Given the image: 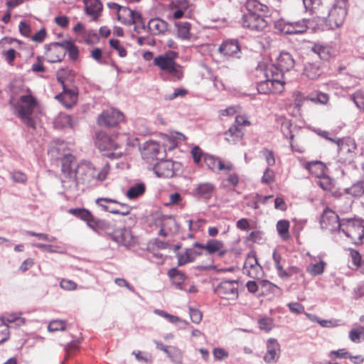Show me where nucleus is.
I'll use <instances>...</instances> for the list:
<instances>
[{
    "label": "nucleus",
    "mask_w": 364,
    "mask_h": 364,
    "mask_svg": "<svg viewBox=\"0 0 364 364\" xmlns=\"http://www.w3.org/2000/svg\"><path fill=\"white\" fill-rule=\"evenodd\" d=\"M69 213L85 221L90 226L91 213L89 210L84 208L70 209Z\"/></svg>",
    "instance_id": "49530a36"
},
{
    "label": "nucleus",
    "mask_w": 364,
    "mask_h": 364,
    "mask_svg": "<svg viewBox=\"0 0 364 364\" xmlns=\"http://www.w3.org/2000/svg\"><path fill=\"white\" fill-rule=\"evenodd\" d=\"M78 171L61 172L60 180L64 188L69 189L76 187L80 182V178L77 176Z\"/></svg>",
    "instance_id": "cd10ccee"
},
{
    "label": "nucleus",
    "mask_w": 364,
    "mask_h": 364,
    "mask_svg": "<svg viewBox=\"0 0 364 364\" xmlns=\"http://www.w3.org/2000/svg\"><path fill=\"white\" fill-rule=\"evenodd\" d=\"M2 323H16L17 326H22L25 324V318H22L20 314L17 313H6L1 317Z\"/></svg>",
    "instance_id": "e433bc0d"
},
{
    "label": "nucleus",
    "mask_w": 364,
    "mask_h": 364,
    "mask_svg": "<svg viewBox=\"0 0 364 364\" xmlns=\"http://www.w3.org/2000/svg\"><path fill=\"white\" fill-rule=\"evenodd\" d=\"M119 205V208H114L111 210V213L114 215H127L130 213L132 208L127 204L122 203H116Z\"/></svg>",
    "instance_id": "4d7b16f0"
},
{
    "label": "nucleus",
    "mask_w": 364,
    "mask_h": 364,
    "mask_svg": "<svg viewBox=\"0 0 364 364\" xmlns=\"http://www.w3.org/2000/svg\"><path fill=\"white\" fill-rule=\"evenodd\" d=\"M267 353L264 356L265 362L272 363L277 361L279 358V344L277 340L270 338L267 341Z\"/></svg>",
    "instance_id": "4be33fe9"
},
{
    "label": "nucleus",
    "mask_w": 364,
    "mask_h": 364,
    "mask_svg": "<svg viewBox=\"0 0 364 364\" xmlns=\"http://www.w3.org/2000/svg\"><path fill=\"white\" fill-rule=\"evenodd\" d=\"M233 125H236L237 127H242L244 129L245 127H250L251 125V122L248 119L246 114H238L235 118Z\"/></svg>",
    "instance_id": "052dcab7"
},
{
    "label": "nucleus",
    "mask_w": 364,
    "mask_h": 364,
    "mask_svg": "<svg viewBox=\"0 0 364 364\" xmlns=\"http://www.w3.org/2000/svg\"><path fill=\"white\" fill-rule=\"evenodd\" d=\"M65 51L63 44L54 43L48 47L45 53L46 60L52 63L60 62L65 57Z\"/></svg>",
    "instance_id": "a211bd4d"
},
{
    "label": "nucleus",
    "mask_w": 364,
    "mask_h": 364,
    "mask_svg": "<svg viewBox=\"0 0 364 364\" xmlns=\"http://www.w3.org/2000/svg\"><path fill=\"white\" fill-rule=\"evenodd\" d=\"M347 193L355 197H360L364 194V179L352 185L347 189Z\"/></svg>",
    "instance_id": "09e8293b"
},
{
    "label": "nucleus",
    "mask_w": 364,
    "mask_h": 364,
    "mask_svg": "<svg viewBox=\"0 0 364 364\" xmlns=\"http://www.w3.org/2000/svg\"><path fill=\"white\" fill-rule=\"evenodd\" d=\"M117 203V201L107 198H98L96 200L97 205L102 207L104 210L109 213H111L112 210H114V208H111L110 206L108 205V203Z\"/></svg>",
    "instance_id": "680f3d73"
},
{
    "label": "nucleus",
    "mask_w": 364,
    "mask_h": 364,
    "mask_svg": "<svg viewBox=\"0 0 364 364\" xmlns=\"http://www.w3.org/2000/svg\"><path fill=\"white\" fill-rule=\"evenodd\" d=\"M318 185L325 191L331 193L333 196H341L339 190L336 188L333 179L324 174L318 178Z\"/></svg>",
    "instance_id": "b1692460"
},
{
    "label": "nucleus",
    "mask_w": 364,
    "mask_h": 364,
    "mask_svg": "<svg viewBox=\"0 0 364 364\" xmlns=\"http://www.w3.org/2000/svg\"><path fill=\"white\" fill-rule=\"evenodd\" d=\"M304 74L308 78L314 80L319 77L321 72L318 65L314 63H309L305 65Z\"/></svg>",
    "instance_id": "37998d69"
},
{
    "label": "nucleus",
    "mask_w": 364,
    "mask_h": 364,
    "mask_svg": "<svg viewBox=\"0 0 364 364\" xmlns=\"http://www.w3.org/2000/svg\"><path fill=\"white\" fill-rule=\"evenodd\" d=\"M205 250L210 255L217 252L220 257L223 256L227 252L223 242L215 239L208 240L205 245Z\"/></svg>",
    "instance_id": "c85d7f7f"
},
{
    "label": "nucleus",
    "mask_w": 364,
    "mask_h": 364,
    "mask_svg": "<svg viewBox=\"0 0 364 364\" xmlns=\"http://www.w3.org/2000/svg\"><path fill=\"white\" fill-rule=\"evenodd\" d=\"M189 314L192 322L198 324L201 321L203 318V314L200 310L197 309L190 308Z\"/></svg>",
    "instance_id": "338daca9"
},
{
    "label": "nucleus",
    "mask_w": 364,
    "mask_h": 364,
    "mask_svg": "<svg viewBox=\"0 0 364 364\" xmlns=\"http://www.w3.org/2000/svg\"><path fill=\"white\" fill-rule=\"evenodd\" d=\"M303 167L318 178L326 174L327 169L326 164L321 161H306Z\"/></svg>",
    "instance_id": "393cba45"
},
{
    "label": "nucleus",
    "mask_w": 364,
    "mask_h": 364,
    "mask_svg": "<svg viewBox=\"0 0 364 364\" xmlns=\"http://www.w3.org/2000/svg\"><path fill=\"white\" fill-rule=\"evenodd\" d=\"M146 191V186L143 183H139L132 186L127 192L126 196L129 199H134L142 196Z\"/></svg>",
    "instance_id": "79ce46f5"
},
{
    "label": "nucleus",
    "mask_w": 364,
    "mask_h": 364,
    "mask_svg": "<svg viewBox=\"0 0 364 364\" xmlns=\"http://www.w3.org/2000/svg\"><path fill=\"white\" fill-rule=\"evenodd\" d=\"M282 70L289 71L294 67V60L292 55L287 52H282L277 57L275 63Z\"/></svg>",
    "instance_id": "bb28decb"
},
{
    "label": "nucleus",
    "mask_w": 364,
    "mask_h": 364,
    "mask_svg": "<svg viewBox=\"0 0 364 364\" xmlns=\"http://www.w3.org/2000/svg\"><path fill=\"white\" fill-rule=\"evenodd\" d=\"M272 259L275 264L279 277H284L288 275L285 273V269L283 268L281 262L282 259V255L277 251L274 250L272 254Z\"/></svg>",
    "instance_id": "3c124183"
},
{
    "label": "nucleus",
    "mask_w": 364,
    "mask_h": 364,
    "mask_svg": "<svg viewBox=\"0 0 364 364\" xmlns=\"http://www.w3.org/2000/svg\"><path fill=\"white\" fill-rule=\"evenodd\" d=\"M161 146L159 143L149 141L144 144L141 151L142 157L147 161L156 159L159 154Z\"/></svg>",
    "instance_id": "5701e85b"
},
{
    "label": "nucleus",
    "mask_w": 364,
    "mask_h": 364,
    "mask_svg": "<svg viewBox=\"0 0 364 364\" xmlns=\"http://www.w3.org/2000/svg\"><path fill=\"white\" fill-rule=\"evenodd\" d=\"M58 80L62 85L63 91L60 94L57 95L55 98L65 107L71 108L77 103V90L75 87L68 88V85L61 77H58Z\"/></svg>",
    "instance_id": "9d476101"
},
{
    "label": "nucleus",
    "mask_w": 364,
    "mask_h": 364,
    "mask_svg": "<svg viewBox=\"0 0 364 364\" xmlns=\"http://www.w3.org/2000/svg\"><path fill=\"white\" fill-rule=\"evenodd\" d=\"M219 53L226 57L240 58L241 53L240 43L235 39H228L224 41L218 48Z\"/></svg>",
    "instance_id": "4468645a"
},
{
    "label": "nucleus",
    "mask_w": 364,
    "mask_h": 364,
    "mask_svg": "<svg viewBox=\"0 0 364 364\" xmlns=\"http://www.w3.org/2000/svg\"><path fill=\"white\" fill-rule=\"evenodd\" d=\"M311 50L316 54L321 60L325 61L329 60L335 55L334 48L328 44L315 43Z\"/></svg>",
    "instance_id": "412c9836"
},
{
    "label": "nucleus",
    "mask_w": 364,
    "mask_h": 364,
    "mask_svg": "<svg viewBox=\"0 0 364 364\" xmlns=\"http://www.w3.org/2000/svg\"><path fill=\"white\" fill-rule=\"evenodd\" d=\"M340 230L355 242L364 238V225L357 220L343 219Z\"/></svg>",
    "instance_id": "0eeeda50"
},
{
    "label": "nucleus",
    "mask_w": 364,
    "mask_h": 364,
    "mask_svg": "<svg viewBox=\"0 0 364 364\" xmlns=\"http://www.w3.org/2000/svg\"><path fill=\"white\" fill-rule=\"evenodd\" d=\"M205 165L212 171H217L218 165L220 164V159L211 155L203 156Z\"/></svg>",
    "instance_id": "5fc2aeb1"
},
{
    "label": "nucleus",
    "mask_w": 364,
    "mask_h": 364,
    "mask_svg": "<svg viewBox=\"0 0 364 364\" xmlns=\"http://www.w3.org/2000/svg\"><path fill=\"white\" fill-rule=\"evenodd\" d=\"M78 350V346L75 342L68 344L65 347V359L73 356Z\"/></svg>",
    "instance_id": "774afa93"
},
{
    "label": "nucleus",
    "mask_w": 364,
    "mask_h": 364,
    "mask_svg": "<svg viewBox=\"0 0 364 364\" xmlns=\"http://www.w3.org/2000/svg\"><path fill=\"white\" fill-rule=\"evenodd\" d=\"M3 55L5 58V60L7 62V63L13 66L14 63V60L16 57V52L14 48H10L8 50L3 52Z\"/></svg>",
    "instance_id": "0e129e2a"
},
{
    "label": "nucleus",
    "mask_w": 364,
    "mask_h": 364,
    "mask_svg": "<svg viewBox=\"0 0 364 364\" xmlns=\"http://www.w3.org/2000/svg\"><path fill=\"white\" fill-rule=\"evenodd\" d=\"M215 190V186L211 183H199L196 189L195 193L197 196L203 198H210Z\"/></svg>",
    "instance_id": "473e14b6"
},
{
    "label": "nucleus",
    "mask_w": 364,
    "mask_h": 364,
    "mask_svg": "<svg viewBox=\"0 0 364 364\" xmlns=\"http://www.w3.org/2000/svg\"><path fill=\"white\" fill-rule=\"evenodd\" d=\"M245 132V131L243 128L232 124L224 132V139L230 144H236L243 139Z\"/></svg>",
    "instance_id": "aec40b11"
},
{
    "label": "nucleus",
    "mask_w": 364,
    "mask_h": 364,
    "mask_svg": "<svg viewBox=\"0 0 364 364\" xmlns=\"http://www.w3.org/2000/svg\"><path fill=\"white\" fill-rule=\"evenodd\" d=\"M241 26L251 32L261 33L268 26L269 7L258 0H246L241 8Z\"/></svg>",
    "instance_id": "f257e3e1"
},
{
    "label": "nucleus",
    "mask_w": 364,
    "mask_h": 364,
    "mask_svg": "<svg viewBox=\"0 0 364 364\" xmlns=\"http://www.w3.org/2000/svg\"><path fill=\"white\" fill-rule=\"evenodd\" d=\"M255 72L257 73H264V77L267 79L284 81V71L282 70L276 63L269 64L267 65L264 63H259L256 68Z\"/></svg>",
    "instance_id": "ddd939ff"
},
{
    "label": "nucleus",
    "mask_w": 364,
    "mask_h": 364,
    "mask_svg": "<svg viewBox=\"0 0 364 364\" xmlns=\"http://www.w3.org/2000/svg\"><path fill=\"white\" fill-rule=\"evenodd\" d=\"M276 28L285 34L295 35L305 33L308 26L304 20L296 22H287L279 20L276 23Z\"/></svg>",
    "instance_id": "f8f14e48"
},
{
    "label": "nucleus",
    "mask_w": 364,
    "mask_h": 364,
    "mask_svg": "<svg viewBox=\"0 0 364 364\" xmlns=\"http://www.w3.org/2000/svg\"><path fill=\"white\" fill-rule=\"evenodd\" d=\"M9 104L14 109L15 114L23 124L28 127L36 129V122L32 115L39 103L29 90L27 94L21 95L17 101L11 97Z\"/></svg>",
    "instance_id": "f03ea898"
},
{
    "label": "nucleus",
    "mask_w": 364,
    "mask_h": 364,
    "mask_svg": "<svg viewBox=\"0 0 364 364\" xmlns=\"http://www.w3.org/2000/svg\"><path fill=\"white\" fill-rule=\"evenodd\" d=\"M178 37L182 40H189L191 38V24L189 22H179L176 24Z\"/></svg>",
    "instance_id": "ea45409f"
},
{
    "label": "nucleus",
    "mask_w": 364,
    "mask_h": 364,
    "mask_svg": "<svg viewBox=\"0 0 364 364\" xmlns=\"http://www.w3.org/2000/svg\"><path fill=\"white\" fill-rule=\"evenodd\" d=\"M243 271L252 278H259L262 274V267L255 256H249L245 262Z\"/></svg>",
    "instance_id": "f3484780"
},
{
    "label": "nucleus",
    "mask_w": 364,
    "mask_h": 364,
    "mask_svg": "<svg viewBox=\"0 0 364 364\" xmlns=\"http://www.w3.org/2000/svg\"><path fill=\"white\" fill-rule=\"evenodd\" d=\"M103 5L99 0H92V20H97L101 15Z\"/></svg>",
    "instance_id": "e2e57ef3"
},
{
    "label": "nucleus",
    "mask_w": 364,
    "mask_h": 364,
    "mask_svg": "<svg viewBox=\"0 0 364 364\" xmlns=\"http://www.w3.org/2000/svg\"><path fill=\"white\" fill-rule=\"evenodd\" d=\"M320 224L323 229L333 232L340 230L343 224V220H340L338 215L328 208L323 210L321 217Z\"/></svg>",
    "instance_id": "9b49d317"
},
{
    "label": "nucleus",
    "mask_w": 364,
    "mask_h": 364,
    "mask_svg": "<svg viewBox=\"0 0 364 364\" xmlns=\"http://www.w3.org/2000/svg\"><path fill=\"white\" fill-rule=\"evenodd\" d=\"M126 117L120 110L109 107L103 110L97 118L99 126L105 128L116 127L119 124L125 122Z\"/></svg>",
    "instance_id": "423d86ee"
},
{
    "label": "nucleus",
    "mask_w": 364,
    "mask_h": 364,
    "mask_svg": "<svg viewBox=\"0 0 364 364\" xmlns=\"http://www.w3.org/2000/svg\"><path fill=\"white\" fill-rule=\"evenodd\" d=\"M290 146L293 151L298 153H304L306 149L305 139L301 135H296L291 134L289 136Z\"/></svg>",
    "instance_id": "2f4dec72"
},
{
    "label": "nucleus",
    "mask_w": 364,
    "mask_h": 364,
    "mask_svg": "<svg viewBox=\"0 0 364 364\" xmlns=\"http://www.w3.org/2000/svg\"><path fill=\"white\" fill-rule=\"evenodd\" d=\"M117 15V20L122 23L124 25H130V22L132 21V15H133V10L127 7L122 6L121 9H119Z\"/></svg>",
    "instance_id": "58836bf2"
},
{
    "label": "nucleus",
    "mask_w": 364,
    "mask_h": 364,
    "mask_svg": "<svg viewBox=\"0 0 364 364\" xmlns=\"http://www.w3.org/2000/svg\"><path fill=\"white\" fill-rule=\"evenodd\" d=\"M109 224L104 220L95 219L92 217V230L95 231L102 233L109 230Z\"/></svg>",
    "instance_id": "8fccbe9b"
},
{
    "label": "nucleus",
    "mask_w": 364,
    "mask_h": 364,
    "mask_svg": "<svg viewBox=\"0 0 364 364\" xmlns=\"http://www.w3.org/2000/svg\"><path fill=\"white\" fill-rule=\"evenodd\" d=\"M73 31L77 35V37L78 38L83 40L87 44L90 43V38L87 36V32L85 31V26L82 23H77L73 28Z\"/></svg>",
    "instance_id": "864d4df0"
},
{
    "label": "nucleus",
    "mask_w": 364,
    "mask_h": 364,
    "mask_svg": "<svg viewBox=\"0 0 364 364\" xmlns=\"http://www.w3.org/2000/svg\"><path fill=\"white\" fill-rule=\"evenodd\" d=\"M201 253L192 249H186L183 253L177 255L178 265L183 266L189 262H193Z\"/></svg>",
    "instance_id": "7c9ffc66"
},
{
    "label": "nucleus",
    "mask_w": 364,
    "mask_h": 364,
    "mask_svg": "<svg viewBox=\"0 0 364 364\" xmlns=\"http://www.w3.org/2000/svg\"><path fill=\"white\" fill-rule=\"evenodd\" d=\"M348 336L352 342L356 343H360L364 340V326L355 324L353 328L349 331Z\"/></svg>",
    "instance_id": "f704fd0d"
},
{
    "label": "nucleus",
    "mask_w": 364,
    "mask_h": 364,
    "mask_svg": "<svg viewBox=\"0 0 364 364\" xmlns=\"http://www.w3.org/2000/svg\"><path fill=\"white\" fill-rule=\"evenodd\" d=\"M178 57L177 52L169 50L154 58V65L173 82L181 80L184 76L183 67L176 62Z\"/></svg>",
    "instance_id": "20e7f679"
},
{
    "label": "nucleus",
    "mask_w": 364,
    "mask_h": 364,
    "mask_svg": "<svg viewBox=\"0 0 364 364\" xmlns=\"http://www.w3.org/2000/svg\"><path fill=\"white\" fill-rule=\"evenodd\" d=\"M190 3L188 0H171L168 6V11L173 18H181L188 10Z\"/></svg>",
    "instance_id": "2eb2a0df"
},
{
    "label": "nucleus",
    "mask_w": 364,
    "mask_h": 364,
    "mask_svg": "<svg viewBox=\"0 0 364 364\" xmlns=\"http://www.w3.org/2000/svg\"><path fill=\"white\" fill-rule=\"evenodd\" d=\"M216 294L222 299L235 301L238 297V284L236 281H222L215 288Z\"/></svg>",
    "instance_id": "1a4fd4ad"
},
{
    "label": "nucleus",
    "mask_w": 364,
    "mask_h": 364,
    "mask_svg": "<svg viewBox=\"0 0 364 364\" xmlns=\"http://www.w3.org/2000/svg\"><path fill=\"white\" fill-rule=\"evenodd\" d=\"M75 161V157L71 154L65 155L61 159V172L68 171H78V170H74L73 165Z\"/></svg>",
    "instance_id": "a18cd8bd"
},
{
    "label": "nucleus",
    "mask_w": 364,
    "mask_h": 364,
    "mask_svg": "<svg viewBox=\"0 0 364 364\" xmlns=\"http://www.w3.org/2000/svg\"><path fill=\"white\" fill-rule=\"evenodd\" d=\"M350 97L356 107L360 110L364 111V91L358 90Z\"/></svg>",
    "instance_id": "603ef678"
},
{
    "label": "nucleus",
    "mask_w": 364,
    "mask_h": 364,
    "mask_svg": "<svg viewBox=\"0 0 364 364\" xmlns=\"http://www.w3.org/2000/svg\"><path fill=\"white\" fill-rule=\"evenodd\" d=\"M65 50H67L69 55L73 60H75L78 56V49L71 41L63 42Z\"/></svg>",
    "instance_id": "bf43d9fd"
},
{
    "label": "nucleus",
    "mask_w": 364,
    "mask_h": 364,
    "mask_svg": "<svg viewBox=\"0 0 364 364\" xmlns=\"http://www.w3.org/2000/svg\"><path fill=\"white\" fill-rule=\"evenodd\" d=\"M276 228L279 235L282 240H287L290 238V235L289 232L290 228V223L289 220H279L277 223Z\"/></svg>",
    "instance_id": "4c0bfd02"
},
{
    "label": "nucleus",
    "mask_w": 364,
    "mask_h": 364,
    "mask_svg": "<svg viewBox=\"0 0 364 364\" xmlns=\"http://www.w3.org/2000/svg\"><path fill=\"white\" fill-rule=\"evenodd\" d=\"M168 276L177 289H183V284L186 277L182 272L176 268H172L168 272Z\"/></svg>",
    "instance_id": "c756f323"
},
{
    "label": "nucleus",
    "mask_w": 364,
    "mask_h": 364,
    "mask_svg": "<svg viewBox=\"0 0 364 364\" xmlns=\"http://www.w3.org/2000/svg\"><path fill=\"white\" fill-rule=\"evenodd\" d=\"M306 99L315 103L326 105L328 102L329 97L326 93L318 92L316 97L309 95L306 97Z\"/></svg>",
    "instance_id": "13d9d810"
},
{
    "label": "nucleus",
    "mask_w": 364,
    "mask_h": 364,
    "mask_svg": "<svg viewBox=\"0 0 364 364\" xmlns=\"http://www.w3.org/2000/svg\"><path fill=\"white\" fill-rule=\"evenodd\" d=\"M128 140L129 137L126 134H117L112 138L101 131L96 134L95 145L104 156L118 159L123 154L120 149L128 144Z\"/></svg>",
    "instance_id": "7ed1b4c3"
},
{
    "label": "nucleus",
    "mask_w": 364,
    "mask_h": 364,
    "mask_svg": "<svg viewBox=\"0 0 364 364\" xmlns=\"http://www.w3.org/2000/svg\"><path fill=\"white\" fill-rule=\"evenodd\" d=\"M147 26L149 31L153 35L164 34L168 29L167 22L159 18L149 20Z\"/></svg>",
    "instance_id": "a878e982"
},
{
    "label": "nucleus",
    "mask_w": 364,
    "mask_h": 364,
    "mask_svg": "<svg viewBox=\"0 0 364 364\" xmlns=\"http://www.w3.org/2000/svg\"><path fill=\"white\" fill-rule=\"evenodd\" d=\"M346 14V0H336L329 11L328 16L326 18V24L331 29L338 28L343 23Z\"/></svg>",
    "instance_id": "39448f33"
},
{
    "label": "nucleus",
    "mask_w": 364,
    "mask_h": 364,
    "mask_svg": "<svg viewBox=\"0 0 364 364\" xmlns=\"http://www.w3.org/2000/svg\"><path fill=\"white\" fill-rule=\"evenodd\" d=\"M326 264L323 260L319 261L315 264H310L306 269V271L311 276H318L324 272Z\"/></svg>",
    "instance_id": "c03bdc74"
},
{
    "label": "nucleus",
    "mask_w": 364,
    "mask_h": 364,
    "mask_svg": "<svg viewBox=\"0 0 364 364\" xmlns=\"http://www.w3.org/2000/svg\"><path fill=\"white\" fill-rule=\"evenodd\" d=\"M69 324L66 320L54 319L52 320L48 326V331L49 332L63 331L66 330Z\"/></svg>",
    "instance_id": "a19ab883"
},
{
    "label": "nucleus",
    "mask_w": 364,
    "mask_h": 364,
    "mask_svg": "<svg viewBox=\"0 0 364 364\" xmlns=\"http://www.w3.org/2000/svg\"><path fill=\"white\" fill-rule=\"evenodd\" d=\"M268 87L271 90V94H280L284 90L285 81L267 79Z\"/></svg>",
    "instance_id": "de8ad7c7"
},
{
    "label": "nucleus",
    "mask_w": 364,
    "mask_h": 364,
    "mask_svg": "<svg viewBox=\"0 0 364 364\" xmlns=\"http://www.w3.org/2000/svg\"><path fill=\"white\" fill-rule=\"evenodd\" d=\"M156 176L160 178H171L174 176V163L170 160L158 162L154 167Z\"/></svg>",
    "instance_id": "6ab92c4d"
},
{
    "label": "nucleus",
    "mask_w": 364,
    "mask_h": 364,
    "mask_svg": "<svg viewBox=\"0 0 364 364\" xmlns=\"http://www.w3.org/2000/svg\"><path fill=\"white\" fill-rule=\"evenodd\" d=\"M338 145V153L341 161L343 163H351L355 156L356 144L353 139L344 138L336 141Z\"/></svg>",
    "instance_id": "6e6552de"
},
{
    "label": "nucleus",
    "mask_w": 364,
    "mask_h": 364,
    "mask_svg": "<svg viewBox=\"0 0 364 364\" xmlns=\"http://www.w3.org/2000/svg\"><path fill=\"white\" fill-rule=\"evenodd\" d=\"M31 70L33 73H44L46 68L43 65V59L41 56L36 58V61L33 64Z\"/></svg>",
    "instance_id": "69168bd1"
},
{
    "label": "nucleus",
    "mask_w": 364,
    "mask_h": 364,
    "mask_svg": "<svg viewBox=\"0 0 364 364\" xmlns=\"http://www.w3.org/2000/svg\"><path fill=\"white\" fill-rule=\"evenodd\" d=\"M112 238L116 242L126 247H130L135 242V238L132 231L127 228H121L114 230L112 234Z\"/></svg>",
    "instance_id": "dca6fc26"
},
{
    "label": "nucleus",
    "mask_w": 364,
    "mask_h": 364,
    "mask_svg": "<svg viewBox=\"0 0 364 364\" xmlns=\"http://www.w3.org/2000/svg\"><path fill=\"white\" fill-rule=\"evenodd\" d=\"M109 44L113 49L117 51L118 55L121 58H124L127 56V51L118 39H110Z\"/></svg>",
    "instance_id": "6e6d98bb"
},
{
    "label": "nucleus",
    "mask_w": 364,
    "mask_h": 364,
    "mask_svg": "<svg viewBox=\"0 0 364 364\" xmlns=\"http://www.w3.org/2000/svg\"><path fill=\"white\" fill-rule=\"evenodd\" d=\"M54 125L57 129L73 128L74 123L70 115L60 113L54 120Z\"/></svg>",
    "instance_id": "72a5a7b5"
},
{
    "label": "nucleus",
    "mask_w": 364,
    "mask_h": 364,
    "mask_svg": "<svg viewBox=\"0 0 364 364\" xmlns=\"http://www.w3.org/2000/svg\"><path fill=\"white\" fill-rule=\"evenodd\" d=\"M158 220L161 223V226L172 233L178 230V225L175 218L172 216H161Z\"/></svg>",
    "instance_id": "c9c22d12"
}]
</instances>
